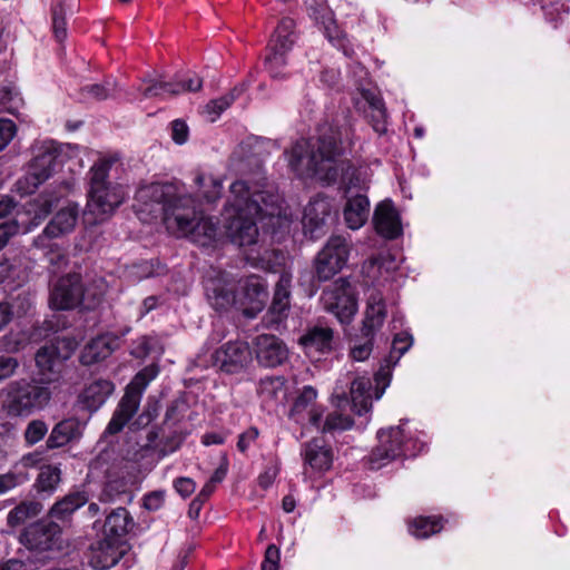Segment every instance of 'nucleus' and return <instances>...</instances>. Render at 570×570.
Listing matches in <instances>:
<instances>
[{
  "instance_id": "obj_38",
  "label": "nucleus",
  "mask_w": 570,
  "mask_h": 570,
  "mask_svg": "<svg viewBox=\"0 0 570 570\" xmlns=\"http://www.w3.org/2000/svg\"><path fill=\"white\" fill-rule=\"evenodd\" d=\"M296 23L292 18H283L273 33L268 48L289 50L296 41Z\"/></svg>"
},
{
  "instance_id": "obj_48",
  "label": "nucleus",
  "mask_w": 570,
  "mask_h": 570,
  "mask_svg": "<svg viewBox=\"0 0 570 570\" xmlns=\"http://www.w3.org/2000/svg\"><path fill=\"white\" fill-rule=\"evenodd\" d=\"M10 311V317L12 316H26L28 315L35 305L33 296L29 292H21L17 294L10 303H7Z\"/></svg>"
},
{
  "instance_id": "obj_39",
  "label": "nucleus",
  "mask_w": 570,
  "mask_h": 570,
  "mask_svg": "<svg viewBox=\"0 0 570 570\" xmlns=\"http://www.w3.org/2000/svg\"><path fill=\"white\" fill-rule=\"evenodd\" d=\"M292 275L283 272L275 286L271 312L281 317L289 307Z\"/></svg>"
},
{
  "instance_id": "obj_1",
  "label": "nucleus",
  "mask_w": 570,
  "mask_h": 570,
  "mask_svg": "<svg viewBox=\"0 0 570 570\" xmlns=\"http://www.w3.org/2000/svg\"><path fill=\"white\" fill-rule=\"evenodd\" d=\"M136 212L150 219L161 217L166 229L177 237H188L200 246L212 245L218 236V225L204 216L190 195L175 184H150L136 191Z\"/></svg>"
},
{
  "instance_id": "obj_27",
  "label": "nucleus",
  "mask_w": 570,
  "mask_h": 570,
  "mask_svg": "<svg viewBox=\"0 0 570 570\" xmlns=\"http://www.w3.org/2000/svg\"><path fill=\"white\" fill-rule=\"evenodd\" d=\"M135 527V521L127 509L116 508L107 514L104 537L120 542Z\"/></svg>"
},
{
  "instance_id": "obj_11",
  "label": "nucleus",
  "mask_w": 570,
  "mask_h": 570,
  "mask_svg": "<svg viewBox=\"0 0 570 570\" xmlns=\"http://www.w3.org/2000/svg\"><path fill=\"white\" fill-rule=\"evenodd\" d=\"M266 156V144L257 137L242 141L230 159L233 169L240 175L256 174L261 170Z\"/></svg>"
},
{
  "instance_id": "obj_57",
  "label": "nucleus",
  "mask_w": 570,
  "mask_h": 570,
  "mask_svg": "<svg viewBox=\"0 0 570 570\" xmlns=\"http://www.w3.org/2000/svg\"><path fill=\"white\" fill-rule=\"evenodd\" d=\"M412 344H413V337L411 334H409V333L396 334L393 340L391 356H393L394 354H397L396 355V361H397L405 352L409 351V348L412 346Z\"/></svg>"
},
{
  "instance_id": "obj_63",
  "label": "nucleus",
  "mask_w": 570,
  "mask_h": 570,
  "mask_svg": "<svg viewBox=\"0 0 570 570\" xmlns=\"http://www.w3.org/2000/svg\"><path fill=\"white\" fill-rule=\"evenodd\" d=\"M258 430L254 426L247 429L245 432H243L237 442V448L240 452H245L249 445L256 441L258 438Z\"/></svg>"
},
{
  "instance_id": "obj_56",
  "label": "nucleus",
  "mask_w": 570,
  "mask_h": 570,
  "mask_svg": "<svg viewBox=\"0 0 570 570\" xmlns=\"http://www.w3.org/2000/svg\"><path fill=\"white\" fill-rule=\"evenodd\" d=\"M21 225H24V222L20 224L16 219L0 224V250L8 244L12 236L20 232Z\"/></svg>"
},
{
  "instance_id": "obj_31",
  "label": "nucleus",
  "mask_w": 570,
  "mask_h": 570,
  "mask_svg": "<svg viewBox=\"0 0 570 570\" xmlns=\"http://www.w3.org/2000/svg\"><path fill=\"white\" fill-rule=\"evenodd\" d=\"M372 383L367 377H356L351 383L350 396L352 410L357 415L370 412L372 407Z\"/></svg>"
},
{
  "instance_id": "obj_61",
  "label": "nucleus",
  "mask_w": 570,
  "mask_h": 570,
  "mask_svg": "<svg viewBox=\"0 0 570 570\" xmlns=\"http://www.w3.org/2000/svg\"><path fill=\"white\" fill-rule=\"evenodd\" d=\"M171 138L178 145H183L187 141L188 126L185 121L176 119L171 122Z\"/></svg>"
},
{
  "instance_id": "obj_2",
  "label": "nucleus",
  "mask_w": 570,
  "mask_h": 570,
  "mask_svg": "<svg viewBox=\"0 0 570 570\" xmlns=\"http://www.w3.org/2000/svg\"><path fill=\"white\" fill-rule=\"evenodd\" d=\"M279 196L266 184L234 181L223 210L227 237L240 247L255 244L257 218L279 216Z\"/></svg>"
},
{
  "instance_id": "obj_9",
  "label": "nucleus",
  "mask_w": 570,
  "mask_h": 570,
  "mask_svg": "<svg viewBox=\"0 0 570 570\" xmlns=\"http://www.w3.org/2000/svg\"><path fill=\"white\" fill-rule=\"evenodd\" d=\"M351 245L343 236H332L318 253L315 274L320 282H325L337 274L346 264Z\"/></svg>"
},
{
  "instance_id": "obj_36",
  "label": "nucleus",
  "mask_w": 570,
  "mask_h": 570,
  "mask_svg": "<svg viewBox=\"0 0 570 570\" xmlns=\"http://www.w3.org/2000/svg\"><path fill=\"white\" fill-rule=\"evenodd\" d=\"M206 293L212 306L217 309H226L236 302L234 287L223 284L220 281H209L206 286Z\"/></svg>"
},
{
  "instance_id": "obj_44",
  "label": "nucleus",
  "mask_w": 570,
  "mask_h": 570,
  "mask_svg": "<svg viewBox=\"0 0 570 570\" xmlns=\"http://www.w3.org/2000/svg\"><path fill=\"white\" fill-rule=\"evenodd\" d=\"M269 53L265 57V68L274 79H283L285 77L284 69L287 65V52L279 48H268Z\"/></svg>"
},
{
  "instance_id": "obj_21",
  "label": "nucleus",
  "mask_w": 570,
  "mask_h": 570,
  "mask_svg": "<svg viewBox=\"0 0 570 570\" xmlns=\"http://www.w3.org/2000/svg\"><path fill=\"white\" fill-rule=\"evenodd\" d=\"M256 357L267 367L281 365L287 358V348L283 342L274 335L262 334L256 337Z\"/></svg>"
},
{
  "instance_id": "obj_29",
  "label": "nucleus",
  "mask_w": 570,
  "mask_h": 570,
  "mask_svg": "<svg viewBox=\"0 0 570 570\" xmlns=\"http://www.w3.org/2000/svg\"><path fill=\"white\" fill-rule=\"evenodd\" d=\"M114 383L99 379L86 385L79 395V402L89 411H97L112 394Z\"/></svg>"
},
{
  "instance_id": "obj_18",
  "label": "nucleus",
  "mask_w": 570,
  "mask_h": 570,
  "mask_svg": "<svg viewBox=\"0 0 570 570\" xmlns=\"http://www.w3.org/2000/svg\"><path fill=\"white\" fill-rule=\"evenodd\" d=\"M360 98L356 99V106L363 108L370 119L373 129L379 134L386 131L387 112L380 92L375 88H360Z\"/></svg>"
},
{
  "instance_id": "obj_52",
  "label": "nucleus",
  "mask_w": 570,
  "mask_h": 570,
  "mask_svg": "<svg viewBox=\"0 0 570 570\" xmlns=\"http://www.w3.org/2000/svg\"><path fill=\"white\" fill-rule=\"evenodd\" d=\"M46 181L45 179L40 178L39 174L35 173L30 167L29 171L20 178L16 186L17 190L21 195H30L37 190V188Z\"/></svg>"
},
{
  "instance_id": "obj_55",
  "label": "nucleus",
  "mask_w": 570,
  "mask_h": 570,
  "mask_svg": "<svg viewBox=\"0 0 570 570\" xmlns=\"http://www.w3.org/2000/svg\"><path fill=\"white\" fill-rule=\"evenodd\" d=\"M174 88L185 91H198L203 87V79L197 75H188L186 78H176Z\"/></svg>"
},
{
  "instance_id": "obj_10",
  "label": "nucleus",
  "mask_w": 570,
  "mask_h": 570,
  "mask_svg": "<svg viewBox=\"0 0 570 570\" xmlns=\"http://www.w3.org/2000/svg\"><path fill=\"white\" fill-rule=\"evenodd\" d=\"M61 528L52 520H39L29 524L21 534V542L31 551L45 552L59 547Z\"/></svg>"
},
{
  "instance_id": "obj_15",
  "label": "nucleus",
  "mask_w": 570,
  "mask_h": 570,
  "mask_svg": "<svg viewBox=\"0 0 570 570\" xmlns=\"http://www.w3.org/2000/svg\"><path fill=\"white\" fill-rule=\"evenodd\" d=\"M403 431L401 428H390L377 432L379 444L372 451L370 462L372 469H380L402 453Z\"/></svg>"
},
{
  "instance_id": "obj_28",
  "label": "nucleus",
  "mask_w": 570,
  "mask_h": 570,
  "mask_svg": "<svg viewBox=\"0 0 570 570\" xmlns=\"http://www.w3.org/2000/svg\"><path fill=\"white\" fill-rule=\"evenodd\" d=\"M83 432V424L75 419H66L57 423L47 439L48 449L61 448L69 442L79 440Z\"/></svg>"
},
{
  "instance_id": "obj_4",
  "label": "nucleus",
  "mask_w": 570,
  "mask_h": 570,
  "mask_svg": "<svg viewBox=\"0 0 570 570\" xmlns=\"http://www.w3.org/2000/svg\"><path fill=\"white\" fill-rule=\"evenodd\" d=\"M57 386L43 376L11 381L1 391V409L10 417H28L46 409Z\"/></svg>"
},
{
  "instance_id": "obj_26",
  "label": "nucleus",
  "mask_w": 570,
  "mask_h": 570,
  "mask_svg": "<svg viewBox=\"0 0 570 570\" xmlns=\"http://www.w3.org/2000/svg\"><path fill=\"white\" fill-rule=\"evenodd\" d=\"M36 365L39 370L38 376H43L46 380H53V386L60 379V366L62 358L59 354L58 346L48 344L38 350L35 356Z\"/></svg>"
},
{
  "instance_id": "obj_6",
  "label": "nucleus",
  "mask_w": 570,
  "mask_h": 570,
  "mask_svg": "<svg viewBox=\"0 0 570 570\" xmlns=\"http://www.w3.org/2000/svg\"><path fill=\"white\" fill-rule=\"evenodd\" d=\"M157 374V365L151 364L134 376L131 382L127 385L125 394L120 399L111 420L106 428V433L114 435L122 431V429L137 413L144 391Z\"/></svg>"
},
{
  "instance_id": "obj_59",
  "label": "nucleus",
  "mask_w": 570,
  "mask_h": 570,
  "mask_svg": "<svg viewBox=\"0 0 570 570\" xmlns=\"http://www.w3.org/2000/svg\"><path fill=\"white\" fill-rule=\"evenodd\" d=\"M17 131L12 120L0 119V150H2L14 137Z\"/></svg>"
},
{
  "instance_id": "obj_60",
  "label": "nucleus",
  "mask_w": 570,
  "mask_h": 570,
  "mask_svg": "<svg viewBox=\"0 0 570 570\" xmlns=\"http://www.w3.org/2000/svg\"><path fill=\"white\" fill-rule=\"evenodd\" d=\"M19 367V361L16 357L0 355V382L12 376Z\"/></svg>"
},
{
  "instance_id": "obj_58",
  "label": "nucleus",
  "mask_w": 570,
  "mask_h": 570,
  "mask_svg": "<svg viewBox=\"0 0 570 570\" xmlns=\"http://www.w3.org/2000/svg\"><path fill=\"white\" fill-rule=\"evenodd\" d=\"M159 412V405L156 400L149 399L146 403L141 414L138 416L136 422L134 424L138 426H145L148 425L157 415Z\"/></svg>"
},
{
  "instance_id": "obj_41",
  "label": "nucleus",
  "mask_w": 570,
  "mask_h": 570,
  "mask_svg": "<svg viewBox=\"0 0 570 570\" xmlns=\"http://www.w3.org/2000/svg\"><path fill=\"white\" fill-rule=\"evenodd\" d=\"M195 184L200 197L207 203H214L220 198L223 183L212 175L197 174Z\"/></svg>"
},
{
  "instance_id": "obj_14",
  "label": "nucleus",
  "mask_w": 570,
  "mask_h": 570,
  "mask_svg": "<svg viewBox=\"0 0 570 570\" xmlns=\"http://www.w3.org/2000/svg\"><path fill=\"white\" fill-rule=\"evenodd\" d=\"M78 216L79 209L76 204H68L61 208L47 224L43 233L35 238L33 246L46 248L47 239L59 238L70 234L77 225Z\"/></svg>"
},
{
  "instance_id": "obj_30",
  "label": "nucleus",
  "mask_w": 570,
  "mask_h": 570,
  "mask_svg": "<svg viewBox=\"0 0 570 570\" xmlns=\"http://www.w3.org/2000/svg\"><path fill=\"white\" fill-rule=\"evenodd\" d=\"M118 347V340L111 335H101L91 340L83 348L80 361L83 365L100 362Z\"/></svg>"
},
{
  "instance_id": "obj_50",
  "label": "nucleus",
  "mask_w": 570,
  "mask_h": 570,
  "mask_svg": "<svg viewBox=\"0 0 570 570\" xmlns=\"http://www.w3.org/2000/svg\"><path fill=\"white\" fill-rule=\"evenodd\" d=\"M48 433V425L42 420H32L24 430V441L28 445H35Z\"/></svg>"
},
{
  "instance_id": "obj_45",
  "label": "nucleus",
  "mask_w": 570,
  "mask_h": 570,
  "mask_svg": "<svg viewBox=\"0 0 570 570\" xmlns=\"http://www.w3.org/2000/svg\"><path fill=\"white\" fill-rule=\"evenodd\" d=\"M442 528L441 519L420 517L413 520L410 531L415 538L425 539L431 534L440 532Z\"/></svg>"
},
{
  "instance_id": "obj_40",
  "label": "nucleus",
  "mask_w": 570,
  "mask_h": 570,
  "mask_svg": "<svg viewBox=\"0 0 570 570\" xmlns=\"http://www.w3.org/2000/svg\"><path fill=\"white\" fill-rule=\"evenodd\" d=\"M258 393L265 402H283L286 397L285 380L282 376H266L261 380Z\"/></svg>"
},
{
  "instance_id": "obj_35",
  "label": "nucleus",
  "mask_w": 570,
  "mask_h": 570,
  "mask_svg": "<svg viewBox=\"0 0 570 570\" xmlns=\"http://www.w3.org/2000/svg\"><path fill=\"white\" fill-rule=\"evenodd\" d=\"M61 464H45L39 469L35 489L43 497L51 495L61 482Z\"/></svg>"
},
{
  "instance_id": "obj_25",
  "label": "nucleus",
  "mask_w": 570,
  "mask_h": 570,
  "mask_svg": "<svg viewBox=\"0 0 570 570\" xmlns=\"http://www.w3.org/2000/svg\"><path fill=\"white\" fill-rule=\"evenodd\" d=\"M242 288L245 299L243 304H248L244 313L248 317H254L267 301V284L259 276L252 275L244 281Z\"/></svg>"
},
{
  "instance_id": "obj_16",
  "label": "nucleus",
  "mask_w": 570,
  "mask_h": 570,
  "mask_svg": "<svg viewBox=\"0 0 570 570\" xmlns=\"http://www.w3.org/2000/svg\"><path fill=\"white\" fill-rule=\"evenodd\" d=\"M316 397L317 392L314 387L304 386L294 400L288 413L289 419L302 425L308 422L313 426L320 428L323 411L316 409Z\"/></svg>"
},
{
  "instance_id": "obj_24",
  "label": "nucleus",
  "mask_w": 570,
  "mask_h": 570,
  "mask_svg": "<svg viewBox=\"0 0 570 570\" xmlns=\"http://www.w3.org/2000/svg\"><path fill=\"white\" fill-rule=\"evenodd\" d=\"M373 220L376 232L385 238L393 239L401 234L400 217L390 200H384L376 206Z\"/></svg>"
},
{
  "instance_id": "obj_47",
  "label": "nucleus",
  "mask_w": 570,
  "mask_h": 570,
  "mask_svg": "<svg viewBox=\"0 0 570 570\" xmlns=\"http://www.w3.org/2000/svg\"><path fill=\"white\" fill-rule=\"evenodd\" d=\"M117 86L116 81L108 79L104 83H94L83 87L82 94L88 99L101 101L112 97Z\"/></svg>"
},
{
  "instance_id": "obj_32",
  "label": "nucleus",
  "mask_w": 570,
  "mask_h": 570,
  "mask_svg": "<svg viewBox=\"0 0 570 570\" xmlns=\"http://www.w3.org/2000/svg\"><path fill=\"white\" fill-rule=\"evenodd\" d=\"M299 343L308 352H330L333 348V331L330 327L314 326L301 336Z\"/></svg>"
},
{
  "instance_id": "obj_19",
  "label": "nucleus",
  "mask_w": 570,
  "mask_h": 570,
  "mask_svg": "<svg viewBox=\"0 0 570 570\" xmlns=\"http://www.w3.org/2000/svg\"><path fill=\"white\" fill-rule=\"evenodd\" d=\"M69 187L67 184H61L52 189H47L39 195L30 205L28 213L32 214L33 217L23 226V232H30L33 227H37L57 206L60 198L67 195Z\"/></svg>"
},
{
  "instance_id": "obj_17",
  "label": "nucleus",
  "mask_w": 570,
  "mask_h": 570,
  "mask_svg": "<svg viewBox=\"0 0 570 570\" xmlns=\"http://www.w3.org/2000/svg\"><path fill=\"white\" fill-rule=\"evenodd\" d=\"M332 218V206L327 198L316 197L304 209L303 228L311 238H318L325 233L327 222Z\"/></svg>"
},
{
  "instance_id": "obj_34",
  "label": "nucleus",
  "mask_w": 570,
  "mask_h": 570,
  "mask_svg": "<svg viewBox=\"0 0 570 570\" xmlns=\"http://www.w3.org/2000/svg\"><path fill=\"white\" fill-rule=\"evenodd\" d=\"M368 213V199L363 195H357L347 200L344 208V218L351 229H357L364 225Z\"/></svg>"
},
{
  "instance_id": "obj_22",
  "label": "nucleus",
  "mask_w": 570,
  "mask_h": 570,
  "mask_svg": "<svg viewBox=\"0 0 570 570\" xmlns=\"http://www.w3.org/2000/svg\"><path fill=\"white\" fill-rule=\"evenodd\" d=\"M121 557L119 542L104 537L91 546L89 564L96 570H107L116 566Z\"/></svg>"
},
{
  "instance_id": "obj_13",
  "label": "nucleus",
  "mask_w": 570,
  "mask_h": 570,
  "mask_svg": "<svg viewBox=\"0 0 570 570\" xmlns=\"http://www.w3.org/2000/svg\"><path fill=\"white\" fill-rule=\"evenodd\" d=\"M252 362V351L246 342L233 341L222 345L214 354V363L228 374L239 373Z\"/></svg>"
},
{
  "instance_id": "obj_54",
  "label": "nucleus",
  "mask_w": 570,
  "mask_h": 570,
  "mask_svg": "<svg viewBox=\"0 0 570 570\" xmlns=\"http://www.w3.org/2000/svg\"><path fill=\"white\" fill-rule=\"evenodd\" d=\"M161 94H168L173 97L181 94V90L174 88L173 82L149 81L148 87L142 91L145 98L157 97Z\"/></svg>"
},
{
  "instance_id": "obj_33",
  "label": "nucleus",
  "mask_w": 570,
  "mask_h": 570,
  "mask_svg": "<svg viewBox=\"0 0 570 570\" xmlns=\"http://www.w3.org/2000/svg\"><path fill=\"white\" fill-rule=\"evenodd\" d=\"M88 500V494L85 491L70 492L51 507L49 515L51 519L63 521L85 505Z\"/></svg>"
},
{
  "instance_id": "obj_3",
  "label": "nucleus",
  "mask_w": 570,
  "mask_h": 570,
  "mask_svg": "<svg viewBox=\"0 0 570 570\" xmlns=\"http://www.w3.org/2000/svg\"><path fill=\"white\" fill-rule=\"evenodd\" d=\"M337 135L324 128L317 137L298 140L292 148L289 165L302 177H317L327 184L338 177Z\"/></svg>"
},
{
  "instance_id": "obj_23",
  "label": "nucleus",
  "mask_w": 570,
  "mask_h": 570,
  "mask_svg": "<svg viewBox=\"0 0 570 570\" xmlns=\"http://www.w3.org/2000/svg\"><path fill=\"white\" fill-rule=\"evenodd\" d=\"M61 148L53 141H45L36 149L30 168L39 174L40 178L47 180L60 161Z\"/></svg>"
},
{
  "instance_id": "obj_43",
  "label": "nucleus",
  "mask_w": 570,
  "mask_h": 570,
  "mask_svg": "<svg viewBox=\"0 0 570 570\" xmlns=\"http://www.w3.org/2000/svg\"><path fill=\"white\" fill-rule=\"evenodd\" d=\"M41 510L42 505L39 502L23 501L8 513V524L11 527L22 524L28 519L38 515Z\"/></svg>"
},
{
  "instance_id": "obj_37",
  "label": "nucleus",
  "mask_w": 570,
  "mask_h": 570,
  "mask_svg": "<svg viewBox=\"0 0 570 570\" xmlns=\"http://www.w3.org/2000/svg\"><path fill=\"white\" fill-rule=\"evenodd\" d=\"M107 287L102 277H95L86 284L81 283L80 305L86 309L96 308L102 302Z\"/></svg>"
},
{
  "instance_id": "obj_46",
  "label": "nucleus",
  "mask_w": 570,
  "mask_h": 570,
  "mask_svg": "<svg viewBox=\"0 0 570 570\" xmlns=\"http://www.w3.org/2000/svg\"><path fill=\"white\" fill-rule=\"evenodd\" d=\"M52 31L57 41L62 42L67 38V21L65 1L57 0L51 7Z\"/></svg>"
},
{
  "instance_id": "obj_64",
  "label": "nucleus",
  "mask_w": 570,
  "mask_h": 570,
  "mask_svg": "<svg viewBox=\"0 0 570 570\" xmlns=\"http://www.w3.org/2000/svg\"><path fill=\"white\" fill-rule=\"evenodd\" d=\"M174 487L176 491L184 498L189 497L196 489L195 482L189 478H178Z\"/></svg>"
},
{
  "instance_id": "obj_42",
  "label": "nucleus",
  "mask_w": 570,
  "mask_h": 570,
  "mask_svg": "<svg viewBox=\"0 0 570 570\" xmlns=\"http://www.w3.org/2000/svg\"><path fill=\"white\" fill-rule=\"evenodd\" d=\"M247 86L248 85L246 82H242L239 86L234 87L227 95L210 100L206 105L205 109L207 114L213 115L212 121H215L216 118L219 117L220 114L226 110L235 101V99L246 90Z\"/></svg>"
},
{
  "instance_id": "obj_8",
  "label": "nucleus",
  "mask_w": 570,
  "mask_h": 570,
  "mask_svg": "<svg viewBox=\"0 0 570 570\" xmlns=\"http://www.w3.org/2000/svg\"><path fill=\"white\" fill-rule=\"evenodd\" d=\"M322 301L324 308L334 314L341 323H348L357 311L354 289L343 277L323 292Z\"/></svg>"
},
{
  "instance_id": "obj_12",
  "label": "nucleus",
  "mask_w": 570,
  "mask_h": 570,
  "mask_svg": "<svg viewBox=\"0 0 570 570\" xmlns=\"http://www.w3.org/2000/svg\"><path fill=\"white\" fill-rule=\"evenodd\" d=\"M81 302V277L79 274H67L52 286L49 305L57 311L72 309Z\"/></svg>"
},
{
  "instance_id": "obj_62",
  "label": "nucleus",
  "mask_w": 570,
  "mask_h": 570,
  "mask_svg": "<svg viewBox=\"0 0 570 570\" xmlns=\"http://www.w3.org/2000/svg\"><path fill=\"white\" fill-rule=\"evenodd\" d=\"M165 493L163 491H154L145 495L144 508L149 511H157L164 504Z\"/></svg>"
},
{
  "instance_id": "obj_20",
  "label": "nucleus",
  "mask_w": 570,
  "mask_h": 570,
  "mask_svg": "<svg viewBox=\"0 0 570 570\" xmlns=\"http://www.w3.org/2000/svg\"><path fill=\"white\" fill-rule=\"evenodd\" d=\"M304 461V474L307 475L308 468L314 472L323 473L332 468L333 452L320 440L306 442L301 452Z\"/></svg>"
},
{
  "instance_id": "obj_49",
  "label": "nucleus",
  "mask_w": 570,
  "mask_h": 570,
  "mask_svg": "<svg viewBox=\"0 0 570 570\" xmlns=\"http://www.w3.org/2000/svg\"><path fill=\"white\" fill-rule=\"evenodd\" d=\"M352 425L353 420L350 416L338 412H332L326 416L323 425H320L318 429L323 433H332L335 431L348 430Z\"/></svg>"
},
{
  "instance_id": "obj_51",
  "label": "nucleus",
  "mask_w": 570,
  "mask_h": 570,
  "mask_svg": "<svg viewBox=\"0 0 570 570\" xmlns=\"http://www.w3.org/2000/svg\"><path fill=\"white\" fill-rule=\"evenodd\" d=\"M27 480V474L23 472L9 471L0 474V495L22 485Z\"/></svg>"
},
{
  "instance_id": "obj_7",
  "label": "nucleus",
  "mask_w": 570,
  "mask_h": 570,
  "mask_svg": "<svg viewBox=\"0 0 570 570\" xmlns=\"http://www.w3.org/2000/svg\"><path fill=\"white\" fill-rule=\"evenodd\" d=\"M385 317L386 308L383 295L377 291H373L367 298L361 335L353 341L350 348V357L353 361L363 362L370 357L373 351L374 336L382 327Z\"/></svg>"
},
{
  "instance_id": "obj_53",
  "label": "nucleus",
  "mask_w": 570,
  "mask_h": 570,
  "mask_svg": "<svg viewBox=\"0 0 570 570\" xmlns=\"http://www.w3.org/2000/svg\"><path fill=\"white\" fill-rule=\"evenodd\" d=\"M45 252V255L47 257V261L51 266L55 267V271H60L68 264V256L66 252L60 248L57 244H49L47 242V247L42 248Z\"/></svg>"
},
{
  "instance_id": "obj_5",
  "label": "nucleus",
  "mask_w": 570,
  "mask_h": 570,
  "mask_svg": "<svg viewBox=\"0 0 570 570\" xmlns=\"http://www.w3.org/2000/svg\"><path fill=\"white\" fill-rule=\"evenodd\" d=\"M116 164L114 158H100L91 166L87 174L88 179V213L96 220H105L124 203L126 198L125 187L112 181L109 173Z\"/></svg>"
}]
</instances>
